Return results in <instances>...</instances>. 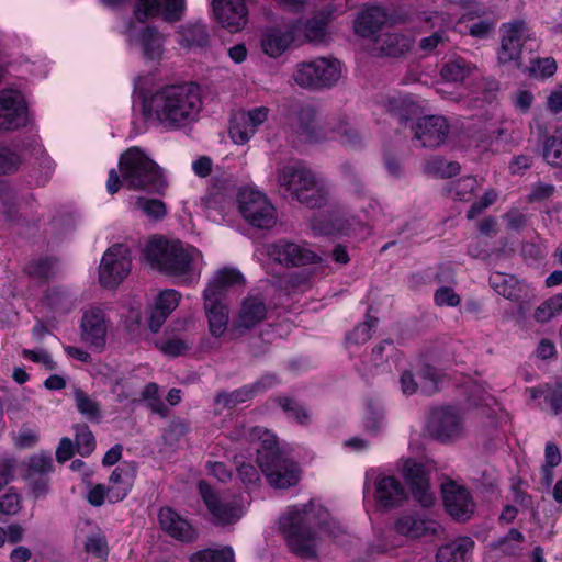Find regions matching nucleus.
Returning a JSON list of instances; mask_svg holds the SVG:
<instances>
[{"label": "nucleus", "instance_id": "obj_1", "mask_svg": "<svg viewBox=\"0 0 562 562\" xmlns=\"http://www.w3.org/2000/svg\"><path fill=\"white\" fill-rule=\"evenodd\" d=\"M200 89L194 83L167 85L150 94L143 113L165 130L176 131L194 123L202 110Z\"/></svg>", "mask_w": 562, "mask_h": 562}, {"label": "nucleus", "instance_id": "obj_2", "mask_svg": "<svg viewBox=\"0 0 562 562\" xmlns=\"http://www.w3.org/2000/svg\"><path fill=\"white\" fill-rule=\"evenodd\" d=\"M144 256L151 268L187 284L196 283L204 265L202 252L188 244L165 238L150 239Z\"/></svg>", "mask_w": 562, "mask_h": 562}, {"label": "nucleus", "instance_id": "obj_3", "mask_svg": "<svg viewBox=\"0 0 562 562\" xmlns=\"http://www.w3.org/2000/svg\"><path fill=\"white\" fill-rule=\"evenodd\" d=\"M312 503L290 508L279 520L280 530L291 551L301 558H314L317 553L318 527L322 532L336 539L341 528L335 521L319 524Z\"/></svg>", "mask_w": 562, "mask_h": 562}, {"label": "nucleus", "instance_id": "obj_4", "mask_svg": "<svg viewBox=\"0 0 562 562\" xmlns=\"http://www.w3.org/2000/svg\"><path fill=\"white\" fill-rule=\"evenodd\" d=\"M251 442H257V463L268 483L274 488H289L299 483L300 470L281 451L274 434L263 427H252L247 434Z\"/></svg>", "mask_w": 562, "mask_h": 562}, {"label": "nucleus", "instance_id": "obj_5", "mask_svg": "<svg viewBox=\"0 0 562 562\" xmlns=\"http://www.w3.org/2000/svg\"><path fill=\"white\" fill-rule=\"evenodd\" d=\"M278 181L301 203L308 207H322L329 198L327 183L301 164L286 165L279 169Z\"/></svg>", "mask_w": 562, "mask_h": 562}, {"label": "nucleus", "instance_id": "obj_6", "mask_svg": "<svg viewBox=\"0 0 562 562\" xmlns=\"http://www.w3.org/2000/svg\"><path fill=\"white\" fill-rule=\"evenodd\" d=\"M119 165L123 182L131 189L157 192L165 186L158 166L137 147L122 154Z\"/></svg>", "mask_w": 562, "mask_h": 562}, {"label": "nucleus", "instance_id": "obj_7", "mask_svg": "<svg viewBox=\"0 0 562 562\" xmlns=\"http://www.w3.org/2000/svg\"><path fill=\"white\" fill-rule=\"evenodd\" d=\"M342 77V65L336 58L318 57L296 65L293 79L302 88H331Z\"/></svg>", "mask_w": 562, "mask_h": 562}, {"label": "nucleus", "instance_id": "obj_8", "mask_svg": "<svg viewBox=\"0 0 562 562\" xmlns=\"http://www.w3.org/2000/svg\"><path fill=\"white\" fill-rule=\"evenodd\" d=\"M238 206L244 218L255 227L268 229L277 223L273 205L260 191L243 188L238 194Z\"/></svg>", "mask_w": 562, "mask_h": 562}, {"label": "nucleus", "instance_id": "obj_9", "mask_svg": "<svg viewBox=\"0 0 562 562\" xmlns=\"http://www.w3.org/2000/svg\"><path fill=\"white\" fill-rule=\"evenodd\" d=\"M202 499L211 515V521L217 526L236 524L244 515V508L237 497L214 492L209 484H199Z\"/></svg>", "mask_w": 562, "mask_h": 562}, {"label": "nucleus", "instance_id": "obj_10", "mask_svg": "<svg viewBox=\"0 0 562 562\" xmlns=\"http://www.w3.org/2000/svg\"><path fill=\"white\" fill-rule=\"evenodd\" d=\"M132 257L123 244L111 246L102 256L99 266V281L104 288L117 286L131 272Z\"/></svg>", "mask_w": 562, "mask_h": 562}, {"label": "nucleus", "instance_id": "obj_11", "mask_svg": "<svg viewBox=\"0 0 562 562\" xmlns=\"http://www.w3.org/2000/svg\"><path fill=\"white\" fill-rule=\"evenodd\" d=\"M267 256L274 262L285 267H300L318 261L319 257L305 247L289 240H279L266 246Z\"/></svg>", "mask_w": 562, "mask_h": 562}, {"label": "nucleus", "instance_id": "obj_12", "mask_svg": "<svg viewBox=\"0 0 562 562\" xmlns=\"http://www.w3.org/2000/svg\"><path fill=\"white\" fill-rule=\"evenodd\" d=\"M110 326L103 310L97 306L88 307L83 311L80 324L82 341L97 351L103 350Z\"/></svg>", "mask_w": 562, "mask_h": 562}, {"label": "nucleus", "instance_id": "obj_13", "mask_svg": "<svg viewBox=\"0 0 562 562\" xmlns=\"http://www.w3.org/2000/svg\"><path fill=\"white\" fill-rule=\"evenodd\" d=\"M269 108L258 106L251 110H239L235 112L231 120L229 135L235 144H246L263 124L269 115Z\"/></svg>", "mask_w": 562, "mask_h": 562}, {"label": "nucleus", "instance_id": "obj_14", "mask_svg": "<svg viewBox=\"0 0 562 562\" xmlns=\"http://www.w3.org/2000/svg\"><path fill=\"white\" fill-rule=\"evenodd\" d=\"M27 122L23 95L15 90L0 91V132L12 131Z\"/></svg>", "mask_w": 562, "mask_h": 562}, {"label": "nucleus", "instance_id": "obj_15", "mask_svg": "<svg viewBox=\"0 0 562 562\" xmlns=\"http://www.w3.org/2000/svg\"><path fill=\"white\" fill-rule=\"evenodd\" d=\"M428 429L432 437L441 441L456 439L463 434V418L456 408L439 407L434 409Z\"/></svg>", "mask_w": 562, "mask_h": 562}, {"label": "nucleus", "instance_id": "obj_16", "mask_svg": "<svg viewBox=\"0 0 562 562\" xmlns=\"http://www.w3.org/2000/svg\"><path fill=\"white\" fill-rule=\"evenodd\" d=\"M414 138L423 147L437 148L442 145L450 132L446 117L441 115H427L417 120L412 126Z\"/></svg>", "mask_w": 562, "mask_h": 562}, {"label": "nucleus", "instance_id": "obj_17", "mask_svg": "<svg viewBox=\"0 0 562 562\" xmlns=\"http://www.w3.org/2000/svg\"><path fill=\"white\" fill-rule=\"evenodd\" d=\"M442 498L446 510L458 521L470 519L474 513L475 504L470 492L453 481L442 485Z\"/></svg>", "mask_w": 562, "mask_h": 562}, {"label": "nucleus", "instance_id": "obj_18", "mask_svg": "<svg viewBox=\"0 0 562 562\" xmlns=\"http://www.w3.org/2000/svg\"><path fill=\"white\" fill-rule=\"evenodd\" d=\"M501 32L502 40L498 60L502 64L512 61L518 64L521 55L522 43L528 37L527 24L521 20L509 22L502 26Z\"/></svg>", "mask_w": 562, "mask_h": 562}, {"label": "nucleus", "instance_id": "obj_19", "mask_svg": "<svg viewBox=\"0 0 562 562\" xmlns=\"http://www.w3.org/2000/svg\"><path fill=\"white\" fill-rule=\"evenodd\" d=\"M248 0H212L216 20L229 32H238L247 24Z\"/></svg>", "mask_w": 562, "mask_h": 562}, {"label": "nucleus", "instance_id": "obj_20", "mask_svg": "<svg viewBox=\"0 0 562 562\" xmlns=\"http://www.w3.org/2000/svg\"><path fill=\"white\" fill-rule=\"evenodd\" d=\"M158 521L161 530L178 541L190 543L199 537L196 528L171 507H162L159 510Z\"/></svg>", "mask_w": 562, "mask_h": 562}, {"label": "nucleus", "instance_id": "obj_21", "mask_svg": "<svg viewBox=\"0 0 562 562\" xmlns=\"http://www.w3.org/2000/svg\"><path fill=\"white\" fill-rule=\"evenodd\" d=\"M186 10V0H138L135 15L143 22L161 14L166 21L180 20Z\"/></svg>", "mask_w": 562, "mask_h": 562}, {"label": "nucleus", "instance_id": "obj_22", "mask_svg": "<svg viewBox=\"0 0 562 562\" xmlns=\"http://www.w3.org/2000/svg\"><path fill=\"white\" fill-rule=\"evenodd\" d=\"M402 472L414 497L424 506H430L434 503V494L430 492L424 467L415 460L406 459L403 461Z\"/></svg>", "mask_w": 562, "mask_h": 562}, {"label": "nucleus", "instance_id": "obj_23", "mask_svg": "<svg viewBox=\"0 0 562 562\" xmlns=\"http://www.w3.org/2000/svg\"><path fill=\"white\" fill-rule=\"evenodd\" d=\"M296 134L303 142L318 143L329 139L327 127H323L312 106L301 108L296 114V124L294 126Z\"/></svg>", "mask_w": 562, "mask_h": 562}, {"label": "nucleus", "instance_id": "obj_24", "mask_svg": "<svg viewBox=\"0 0 562 562\" xmlns=\"http://www.w3.org/2000/svg\"><path fill=\"white\" fill-rule=\"evenodd\" d=\"M300 25H290L289 31L283 32L280 29H269L261 36V47L265 54L277 58L281 56L290 45L299 40Z\"/></svg>", "mask_w": 562, "mask_h": 562}, {"label": "nucleus", "instance_id": "obj_25", "mask_svg": "<svg viewBox=\"0 0 562 562\" xmlns=\"http://www.w3.org/2000/svg\"><path fill=\"white\" fill-rule=\"evenodd\" d=\"M374 498L383 508H393L406 499V491L394 476L382 475L375 480Z\"/></svg>", "mask_w": 562, "mask_h": 562}, {"label": "nucleus", "instance_id": "obj_26", "mask_svg": "<svg viewBox=\"0 0 562 562\" xmlns=\"http://www.w3.org/2000/svg\"><path fill=\"white\" fill-rule=\"evenodd\" d=\"M203 299L209 330L213 337H221L226 331L229 322L228 307L223 300L212 297L211 291L203 293Z\"/></svg>", "mask_w": 562, "mask_h": 562}, {"label": "nucleus", "instance_id": "obj_27", "mask_svg": "<svg viewBox=\"0 0 562 562\" xmlns=\"http://www.w3.org/2000/svg\"><path fill=\"white\" fill-rule=\"evenodd\" d=\"M128 41L139 46L147 59L159 60L162 57L165 37L155 27L147 26L137 34L130 29Z\"/></svg>", "mask_w": 562, "mask_h": 562}, {"label": "nucleus", "instance_id": "obj_28", "mask_svg": "<svg viewBox=\"0 0 562 562\" xmlns=\"http://www.w3.org/2000/svg\"><path fill=\"white\" fill-rule=\"evenodd\" d=\"M181 294L172 289L165 290L158 294L150 312L148 326L153 333H157L167 317L178 306Z\"/></svg>", "mask_w": 562, "mask_h": 562}, {"label": "nucleus", "instance_id": "obj_29", "mask_svg": "<svg viewBox=\"0 0 562 562\" xmlns=\"http://www.w3.org/2000/svg\"><path fill=\"white\" fill-rule=\"evenodd\" d=\"M177 42L184 50H198L207 47L210 35L201 21L188 22L177 31Z\"/></svg>", "mask_w": 562, "mask_h": 562}, {"label": "nucleus", "instance_id": "obj_30", "mask_svg": "<svg viewBox=\"0 0 562 562\" xmlns=\"http://www.w3.org/2000/svg\"><path fill=\"white\" fill-rule=\"evenodd\" d=\"M329 139H337L344 146L357 148L363 143V136L347 115H339L328 124Z\"/></svg>", "mask_w": 562, "mask_h": 562}, {"label": "nucleus", "instance_id": "obj_31", "mask_svg": "<svg viewBox=\"0 0 562 562\" xmlns=\"http://www.w3.org/2000/svg\"><path fill=\"white\" fill-rule=\"evenodd\" d=\"M267 306L262 297L258 295H248L241 302L237 328L250 329L266 319Z\"/></svg>", "mask_w": 562, "mask_h": 562}, {"label": "nucleus", "instance_id": "obj_32", "mask_svg": "<svg viewBox=\"0 0 562 562\" xmlns=\"http://www.w3.org/2000/svg\"><path fill=\"white\" fill-rule=\"evenodd\" d=\"M474 549L470 537H458L440 546L436 553V562H467Z\"/></svg>", "mask_w": 562, "mask_h": 562}, {"label": "nucleus", "instance_id": "obj_33", "mask_svg": "<svg viewBox=\"0 0 562 562\" xmlns=\"http://www.w3.org/2000/svg\"><path fill=\"white\" fill-rule=\"evenodd\" d=\"M136 471L131 465L114 469L109 477L110 503L123 501L132 490Z\"/></svg>", "mask_w": 562, "mask_h": 562}, {"label": "nucleus", "instance_id": "obj_34", "mask_svg": "<svg viewBox=\"0 0 562 562\" xmlns=\"http://www.w3.org/2000/svg\"><path fill=\"white\" fill-rule=\"evenodd\" d=\"M387 21V14L381 7H367L357 16L355 21V32L369 37L375 34Z\"/></svg>", "mask_w": 562, "mask_h": 562}, {"label": "nucleus", "instance_id": "obj_35", "mask_svg": "<svg viewBox=\"0 0 562 562\" xmlns=\"http://www.w3.org/2000/svg\"><path fill=\"white\" fill-rule=\"evenodd\" d=\"M241 283H244V278L238 270L224 268L211 278L203 293H207L211 290L212 297L222 300L227 289Z\"/></svg>", "mask_w": 562, "mask_h": 562}, {"label": "nucleus", "instance_id": "obj_36", "mask_svg": "<svg viewBox=\"0 0 562 562\" xmlns=\"http://www.w3.org/2000/svg\"><path fill=\"white\" fill-rule=\"evenodd\" d=\"M427 20L435 21L432 26H438V30L431 35L419 41L420 49L428 54L448 42L447 30L451 24V19L443 13L434 12Z\"/></svg>", "mask_w": 562, "mask_h": 562}, {"label": "nucleus", "instance_id": "obj_37", "mask_svg": "<svg viewBox=\"0 0 562 562\" xmlns=\"http://www.w3.org/2000/svg\"><path fill=\"white\" fill-rule=\"evenodd\" d=\"M292 25H300V36L299 40H306L312 43H321L325 40L327 34L326 25L327 20L324 16H314L306 21L297 20Z\"/></svg>", "mask_w": 562, "mask_h": 562}, {"label": "nucleus", "instance_id": "obj_38", "mask_svg": "<svg viewBox=\"0 0 562 562\" xmlns=\"http://www.w3.org/2000/svg\"><path fill=\"white\" fill-rule=\"evenodd\" d=\"M395 529L398 533L411 538H419L436 530L429 521L411 515L402 516L396 521Z\"/></svg>", "mask_w": 562, "mask_h": 562}, {"label": "nucleus", "instance_id": "obj_39", "mask_svg": "<svg viewBox=\"0 0 562 562\" xmlns=\"http://www.w3.org/2000/svg\"><path fill=\"white\" fill-rule=\"evenodd\" d=\"M385 106L387 112L397 117L401 122L407 121L419 111V105L411 95L391 97Z\"/></svg>", "mask_w": 562, "mask_h": 562}, {"label": "nucleus", "instance_id": "obj_40", "mask_svg": "<svg viewBox=\"0 0 562 562\" xmlns=\"http://www.w3.org/2000/svg\"><path fill=\"white\" fill-rule=\"evenodd\" d=\"M54 471L53 458L48 452H37L31 456L26 462L25 479L48 476Z\"/></svg>", "mask_w": 562, "mask_h": 562}, {"label": "nucleus", "instance_id": "obj_41", "mask_svg": "<svg viewBox=\"0 0 562 562\" xmlns=\"http://www.w3.org/2000/svg\"><path fill=\"white\" fill-rule=\"evenodd\" d=\"M490 280L493 289L499 295H503L504 297L512 301L519 300L521 289L514 277L503 273H494Z\"/></svg>", "mask_w": 562, "mask_h": 562}, {"label": "nucleus", "instance_id": "obj_42", "mask_svg": "<svg viewBox=\"0 0 562 562\" xmlns=\"http://www.w3.org/2000/svg\"><path fill=\"white\" fill-rule=\"evenodd\" d=\"M74 398L76 407L82 416L91 422L100 420L101 407L94 398L78 387L74 390Z\"/></svg>", "mask_w": 562, "mask_h": 562}, {"label": "nucleus", "instance_id": "obj_43", "mask_svg": "<svg viewBox=\"0 0 562 562\" xmlns=\"http://www.w3.org/2000/svg\"><path fill=\"white\" fill-rule=\"evenodd\" d=\"M475 67L462 58L449 60L441 68V76L447 81L459 82L468 78Z\"/></svg>", "mask_w": 562, "mask_h": 562}, {"label": "nucleus", "instance_id": "obj_44", "mask_svg": "<svg viewBox=\"0 0 562 562\" xmlns=\"http://www.w3.org/2000/svg\"><path fill=\"white\" fill-rule=\"evenodd\" d=\"M425 171L434 177L451 178L460 171V165L456 161H448L441 157H432L425 165Z\"/></svg>", "mask_w": 562, "mask_h": 562}, {"label": "nucleus", "instance_id": "obj_45", "mask_svg": "<svg viewBox=\"0 0 562 562\" xmlns=\"http://www.w3.org/2000/svg\"><path fill=\"white\" fill-rule=\"evenodd\" d=\"M255 396L254 389L250 385H244L231 393L222 392L215 397V403L225 408H232L238 404L245 403Z\"/></svg>", "mask_w": 562, "mask_h": 562}, {"label": "nucleus", "instance_id": "obj_46", "mask_svg": "<svg viewBox=\"0 0 562 562\" xmlns=\"http://www.w3.org/2000/svg\"><path fill=\"white\" fill-rule=\"evenodd\" d=\"M276 402L284 411L288 417L293 418L296 423L301 425L310 423L311 416L308 411L296 400L289 396H279L276 398Z\"/></svg>", "mask_w": 562, "mask_h": 562}, {"label": "nucleus", "instance_id": "obj_47", "mask_svg": "<svg viewBox=\"0 0 562 562\" xmlns=\"http://www.w3.org/2000/svg\"><path fill=\"white\" fill-rule=\"evenodd\" d=\"M190 562H234V552L232 548L204 549L194 552L189 558Z\"/></svg>", "mask_w": 562, "mask_h": 562}, {"label": "nucleus", "instance_id": "obj_48", "mask_svg": "<svg viewBox=\"0 0 562 562\" xmlns=\"http://www.w3.org/2000/svg\"><path fill=\"white\" fill-rule=\"evenodd\" d=\"M562 314V294H557L543 303L535 311L533 317L539 323H547L551 318Z\"/></svg>", "mask_w": 562, "mask_h": 562}, {"label": "nucleus", "instance_id": "obj_49", "mask_svg": "<svg viewBox=\"0 0 562 562\" xmlns=\"http://www.w3.org/2000/svg\"><path fill=\"white\" fill-rule=\"evenodd\" d=\"M412 47V41L407 36L401 34L386 35L382 45V52L392 57H397Z\"/></svg>", "mask_w": 562, "mask_h": 562}, {"label": "nucleus", "instance_id": "obj_50", "mask_svg": "<svg viewBox=\"0 0 562 562\" xmlns=\"http://www.w3.org/2000/svg\"><path fill=\"white\" fill-rule=\"evenodd\" d=\"M75 432L78 453L83 457L91 454L95 448V440L89 427L85 424H78L75 426Z\"/></svg>", "mask_w": 562, "mask_h": 562}, {"label": "nucleus", "instance_id": "obj_51", "mask_svg": "<svg viewBox=\"0 0 562 562\" xmlns=\"http://www.w3.org/2000/svg\"><path fill=\"white\" fill-rule=\"evenodd\" d=\"M378 324V318L368 316L367 319L356 326L351 333L348 334L347 340L349 342L361 345L367 342L371 336L372 330Z\"/></svg>", "mask_w": 562, "mask_h": 562}, {"label": "nucleus", "instance_id": "obj_52", "mask_svg": "<svg viewBox=\"0 0 562 562\" xmlns=\"http://www.w3.org/2000/svg\"><path fill=\"white\" fill-rule=\"evenodd\" d=\"M543 158L548 164L562 168V140L550 136L543 144Z\"/></svg>", "mask_w": 562, "mask_h": 562}, {"label": "nucleus", "instance_id": "obj_53", "mask_svg": "<svg viewBox=\"0 0 562 562\" xmlns=\"http://www.w3.org/2000/svg\"><path fill=\"white\" fill-rule=\"evenodd\" d=\"M420 379V390L425 394H432L439 389V373L430 366H425L418 373Z\"/></svg>", "mask_w": 562, "mask_h": 562}, {"label": "nucleus", "instance_id": "obj_54", "mask_svg": "<svg viewBox=\"0 0 562 562\" xmlns=\"http://www.w3.org/2000/svg\"><path fill=\"white\" fill-rule=\"evenodd\" d=\"M135 205L143 211L148 217L161 218L166 214L165 204L156 199L137 198Z\"/></svg>", "mask_w": 562, "mask_h": 562}, {"label": "nucleus", "instance_id": "obj_55", "mask_svg": "<svg viewBox=\"0 0 562 562\" xmlns=\"http://www.w3.org/2000/svg\"><path fill=\"white\" fill-rule=\"evenodd\" d=\"M479 189V182L473 177L458 180L453 186L454 195L461 201H470Z\"/></svg>", "mask_w": 562, "mask_h": 562}, {"label": "nucleus", "instance_id": "obj_56", "mask_svg": "<svg viewBox=\"0 0 562 562\" xmlns=\"http://www.w3.org/2000/svg\"><path fill=\"white\" fill-rule=\"evenodd\" d=\"M21 165L20 156L8 147H0V175L14 172Z\"/></svg>", "mask_w": 562, "mask_h": 562}, {"label": "nucleus", "instance_id": "obj_57", "mask_svg": "<svg viewBox=\"0 0 562 562\" xmlns=\"http://www.w3.org/2000/svg\"><path fill=\"white\" fill-rule=\"evenodd\" d=\"M557 70V64L552 58H538L531 61L529 72L536 78L551 77Z\"/></svg>", "mask_w": 562, "mask_h": 562}, {"label": "nucleus", "instance_id": "obj_58", "mask_svg": "<svg viewBox=\"0 0 562 562\" xmlns=\"http://www.w3.org/2000/svg\"><path fill=\"white\" fill-rule=\"evenodd\" d=\"M157 346L160 351L171 357L181 356L191 348L190 342L180 338H172L166 341H160Z\"/></svg>", "mask_w": 562, "mask_h": 562}, {"label": "nucleus", "instance_id": "obj_59", "mask_svg": "<svg viewBox=\"0 0 562 562\" xmlns=\"http://www.w3.org/2000/svg\"><path fill=\"white\" fill-rule=\"evenodd\" d=\"M22 508L21 496L15 492H8L0 497V512L2 515H16Z\"/></svg>", "mask_w": 562, "mask_h": 562}, {"label": "nucleus", "instance_id": "obj_60", "mask_svg": "<svg viewBox=\"0 0 562 562\" xmlns=\"http://www.w3.org/2000/svg\"><path fill=\"white\" fill-rule=\"evenodd\" d=\"M497 199V192L493 189L485 191L482 199L474 202L467 212V218L473 220L479 216L485 209L492 205Z\"/></svg>", "mask_w": 562, "mask_h": 562}, {"label": "nucleus", "instance_id": "obj_61", "mask_svg": "<svg viewBox=\"0 0 562 562\" xmlns=\"http://www.w3.org/2000/svg\"><path fill=\"white\" fill-rule=\"evenodd\" d=\"M86 499L90 505L100 507L105 501L110 502V488L103 484L91 485L87 492Z\"/></svg>", "mask_w": 562, "mask_h": 562}, {"label": "nucleus", "instance_id": "obj_62", "mask_svg": "<svg viewBox=\"0 0 562 562\" xmlns=\"http://www.w3.org/2000/svg\"><path fill=\"white\" fill-rule=\"evenodd\" d=\"M438 306H457L460 304V296L449 286L439 288L434 295Z\"/></svg>", "mask_w": 562, "mask_h": 562}, {"label": "nucleus", "instance_id": "obj_63", "mask_svg": "<svg viewBox=\"0 0 562 562\" xmlns=\"http://www.w3.org/2000/svg\"><path fill=\"white\" fill-rule=\"evenodd\" d=\"M85 548L89 553L100 558L108 555L109 552L106 540L101 535L88 537Z\"/></svg>", "mask_w": 562, "mask_h": 562}, {"label": "nucleus", "instance_id": "obj_64", "mask_svg": "<svg viewBox=\"0 0 562 562\" xmlns=\"http://www.w3.org/2000/svg\"><path fill=\"white\" fill-rule=\"evenodd\" d=\"M22 356L25 358V359H29L33 362H36V363H42L47 370H54L55 369V361L53 360V358L50 357V355L46 351V350H43V349H38V350H30V349H24L22 351Z\"/></svg>", "mask_w": 562, "mask_h": 562}]
</instances>
